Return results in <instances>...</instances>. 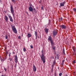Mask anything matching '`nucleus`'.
Listing matches in <instances>:
<instances>
[{
  "mask_svg": "<svg viewBox=\"0 0 76 76\" xmlns=\"http://www.w3.org/2000/svg\"><path fill=\"white\" fill-rule=\"evenodd\" d=\"M44 51L42 50V56H40L42 60L43 61V63H45V56L44 55Z\"/></svg>",
  "mask_w": 76,
  "mask_h": 76,
  "instance_id": "1",
  "label": "nucleus"
},
{
  "mask_svg": "<svg viewBox=\"0 0 76 76\" xmlns=\"http://www.w3.org/2000/svg\"><path fill=\"white\" fill-rule=\"evenodd\" d=\"M11 28H12V30L13 32L15 33V34H17V30H16V28H15V26H12Z\"/></svg>",
  "mask_w": 76,
  "mask_h": 76,
  "instance_id": "2",
  "label": "nucleus"
},
{
  "mask_svg": "<svg viewBox=\"0 0 76 76\" xmlns=\"http://www.w3.org/2000/svg\"><path fill=\"white\" fill-rule=\"evenodd\" d=\"M13 8V6L12 5H10V10L11 13H12L14 17H15V14H14V10Z\"/></svg>",
  "mask_w": 76,
  "mask_h": 76,
  "instance_id": "3",
  "label": "nucleus"
},
{
  "mask_svg": "<svg viewBox=\"0 0 76 76\" xmlns=\"http://www.w3.org/2000/svg\"><path fill=\"white\" fill-rule=\"evenodd\" d=\"M53 37H56V36L57 35V30H55L53 31Z\"/></svg>",
  "mask_w": 76,
  "mask_h": 76,
  "instance_id": "4",
  "label": "nucleus"
},
{
  "mask_svg": "<svg viewBox=\"0 0 76 76\" xmlns=\"http://www.w3.org/2000/svg\"><path fill=\"white\" fill-rule=\"evenodd\" d=\"M66 1H64L63 2H61V3H60V6L61 7H63V6H64V4H65L66 3Z\"/></svg>",
  "mask_w": 76,
  "mask_h": 76,
  "instance_id": "5",
  "label": "nucleus"
},
{
  "mask_svg": "<svg viewBox=\"0 0 76 76\" xmlns=\"http://www.w3.org/2000/svg\"><path fill=\"white\" fill-rule=\"evenodd\" d=\"M18 56L17 55H15V61L16 63H17L18 61Z\"/></svg>",
  "mask_w": 76,
  "mask_h": 76,
  "instance_id": "6",
  "label": "nucleus"
},
{
  "mask_svg": "<svg viewBox=\"0 0 76 76\" xmlns=\"http://www.w3.org/2000/svg\"><path fill=\"white\" fill-rule=\"evenodd\" d=\"M61 27L62 29H65L66 28V27H67V26H65V25H62L61 26Z\"/></svg>",
  "mask_w": 76,
  "mask_h": 76,
  "instance_id": "7",
  "label": "nucleus"
},
{
  "mask_svg": "<svg viewBox=\"0 0 76 76\" xmlns=\"http://www.w3.org/2000/svg\"><path fill=\"white\" fill-rule=\"evenodd\" d=\"M8 16L10 19V21L12 22H13V19H12V16H11V15H8Z\"/></svg>",
  "mask_w": 76,
  "mask_h": 76,
  "instance_id": "8",
  "label": "nucleus"
},
{
  "mask_svg": "<svg viewBox=\"0 0 76 76\" xmlns=\"http://www.w3.org/2000/svg\"><path fill=\"white\" fill-rule=\"evenodd\" d=\"M48 41H52L53 40V39H52V37L51 36H49L48 38Z\"/></svg>",
  "mask_w": 76,
  "mask_h": 76,
  "instance_id": "9",
  "label": "nucleus"
},
{
  "mask_svg": "<svg viewBox=\"0 0 76 76\" xmlns=\"http://www.w3.org/2000/svg\"><path fill=\"white\" fill-rule=\"evenodd\" d=\"M33 70L35 72H36V71L37 70V68L35 67L34 65L33 66Z\"/></svg>",
  "mask_w": 76,
  "mask_h": 76,
  "instance_id": "10",
  "label": "nucleus"
},
{
  "mask_svg": "<svg viewBox=\"0 0 76 76\" xmlns=\"http://www.w3.org/2000/svg\"><path fill=\"white\" fill-rule=\"evenodd\" d=\"M30 12H33V8L31 7H30L28 8Z\"/></svg>",
  "mask_w": 76,
  "mask_h": 76,
  "instance_id": "11",
  "label": "nucleus"
},
{
  "mask_svg": "<svg viewBox=\"0 0 76 76\" xmlns=\"http://www.w3.org/2000/svg\"><path fill=\"white\" fill-rule=\"evenodd\" d=\"M50 44H51V47L53 46H54V42L53 41V40H52V41H51L50 42Z\"/></svg>",
  "mask_w": 76,
  "mask_h": 76,
  "instance_id": "12",
  "label": "nucleus"
},
{
  "mask_svg": "<svg viewBox=\"0 0 76 76\" xmlns=\"http://www.w3.org/2000/svg\"><path fill=\"white\" fill-rule=\"evenodd\" d=\"M4 19L6 22H7V20H8V17L7 16H5Z\"/></svg>",
  "mask_w": 76,
  "mask_h": 76,
  "instance_id": "13",
  "label": "nucleus"
},
{
  "mask_svg": "<svg viewBox=\"0 0 76 76\" xmlns=\"http://www.w3.org/2000/svg\"><path fill=\"white\" fill-rule=\"evenodd\" d=\"M48 28H46L45 29V32H46V34L48 33Z\"/></svg>",
  "mask_w": 76,
  "mask_h": 76,
  "instance_id": "14",
  "label": "nucleus"
},
{
  "mask_svg": "<svg viewBox=\"0 0 76 76\" xmlns=\"http://www.w3.org/2000/svg\"><path fill=\"white\" fill-rule=\"evenodd\" d=\"M31 36H32V35H31V34H30L29 33H28L27 36L28 38H30V37H31Z\"/></svg>",
  "mask_w": 76,
  "mask_h": 76,
  "instance_id": "15",
  "label": "nucleus"
},
{
  "mask_svg": "<svg viewBox=\"0 0 76 76\" xmlns=\"http://www.w3.org/2000/svg\"><path fill=\"white\" fill-rule=\"evenodd\" d=\"M72 49H73L74 52H75V51H76V48H75V47H73Z\"/></svg>",
  "mask_w": 76,
  "mask_h": 76,
  "instance_id": "16",
  "label": "nucleus"
},
{
  "mask_svg": "<svg viewBox=\"0 0 76 76\" xmlns=\"http://www.w3.org/2000/svg\"><path fill=\"white\" fill-rule=\"evenodd\" d=\"M64 60H63L61 64V65H62V66H63V65L64 64Z\"/></svg>",
  "mask_w": 76,
  "mask_h": 76,
  "instance_id": "17",
  "label": "nucleus"
},
{
  "mask_svg": "<svg viewBox=\"0 0 76 76\" xmlns=\"http://www.w3.org/2000/svg\"><path fill=\"white\" fill-rule=\"evenodd\" d=\"M0 60H1V62H2V63H3V62H4V59H2V58H0Z\"/></svg>",
  "mask_w": 76,
  "mask_h": 76,
  "instance_id": "18",
  "label": "nucleus"
},
{
  "mask_svg": "<svg viewBox=\"0 0 76 76\" xmlns=\"http://www.w3.org/2000/svg\"><path fill=\"white\" fill-rule=\"evenodd\" d=\"M52 47L53 48V50H56V48L55 47H54V46H52Z\"/></svg>",
  "mask_w": 76,
  "mask_h": 76,
  "instance_id": "19",
  "label": "nucleus"
},
{
  "mask_svg": "<svg viewBox=\"0 0 76 76\" xmlns=\"http://www.w3.org/2000/svg\"><path fill=\"white\" fill-rule=\"evenodd\" d=\"M4 69L6 72H7V69H6V68H5V67H4Z\"/></svg>",
  "mask_w": 76,
  "mask_h": 76,
  "instance_id": "20",
  "label": "nucleus"
},
{
  "mask_svg": "<svg viewBox=\"0 0 76 76\" xmlns=\"http://www.w3.org/2000/svg\"><path fill=\"white\" fill-rule=\"evenodd\" d=\"M73 10L74 12H76V8H73Z\"/></svg>",
  "mask_w": 76,
  "mask_h": 76,
  "instance_id": "21",
  "label": "nucleus"
},
{
  "mask_svg": "<svg viewBox=\"0 0 76 76\" xmlns=\"http://www.w3.org/2000/svg\"><path fill=\"white\" fill-rule=\"evenodd\" d=\"M50 24H51V21L50 20H49V23L48 25H50Z\"/></svg>",
  "mask_w": 76,
  "mask_h": 76,
  "instance_id": "22",
  "label": "nucleus"
},
{
  "mask_svg": "<svg viewBox=\"0 0 76 76\" xmlns=\"http://www.w3.org/2000/svg\"><path fill=\"white\" fill-rule=\"evenodd\" d=\"M63 54H65V52L64 51V48L63 49Z\"/></svg>",
  "mask_w": 76,
  "mask_h": 76,
  "instance_id": "23",
  "label": "nucleus"
},
{
  "mask_svg": "<svg viewBox=\"0 0 76 76\" xmlns=\"http://www.w3.org/2000/svg\"><path fill=\"white\" fill-rule=\"evenodd\" d=\"M63 20V18H59V21H61Z\"/></svg>",
  "mask_w": 76,
  "mask_h": 76,
  "instance_id": "24",
  "label": "nucleus"
},
{
  "mask_svg": "<svg viewBox=\"0 0 76 76\" xmlns=\"http://www.w3.org/2000/svg\"><path fill=\"white\" fill-rule=\"evenodd\" d=\"M34 34L35 36L38 35V34H37V32L36 31H35Z\"/></svg>",
  "mask_w": 76,
  "mask_h": 76,
  "instance_id": "25",
  "label": "nucleus"
},
{
  "mask_svg": "<svg viewBox=\"0 0 76 76\" xmlns=\"http://www.w3.org/2000/svg\"><path fill=\"white\" fill-rule=\"evenodd\" d=\"M23 51L24 52H26V49L25 48H24L23 49Z\"/></svg>",
  "mask_w": 76,
  "mask_h": 76,
  "instance_id": "26",
  "label": "nucleus"
},
{
  "mask_svg": "<svg viewBox=\"0 0 76 76\" xmlns=\"http://www.w3.org/2000/svg\"><path fill=\"white\" fill-rule=\"evenodd\" d=\"M62 74L61 73L59 74V76H62Z\"/></svg>",
  "mask_w": 76,
  "mask_h": 76,
  "instance_id": "27",
  "label": "nucleus"
},
{
  "mask_svg": "<svg viewBox=\"0 0 76 76\" xmlns=\"http://www.w3.org/2000/svg\"><path fill=\"white\" fill-rule=\"evenodd\" d=\"M30 47H31V49H32L34 48V47H33V46L32 45H30Z\"/></svg>",
  "mask_w": 76,
  "mask_h": 76,
  "instance_id": "28",
  "label": "nucleus"
},
{
  "mask_svg": "<svg viewBox=\"0 0 76 76\" xmlns=\"http://www.w3.org/2000/svg\"><path fill=\"white\" fill-rule=\"evenodd\" d=\"M12 2H13V3H15V1H16V0H12Z\"/></svg>",
  "mask_w": 76,
  "mask_h": 76,
  "instance_id": "29",
  "label": "nucleus"
},
{
  "mask_svg": "<svg viewBox=\"0 0 76 76\" xmlns=\"http://www.w3.org/2000/svg\"><path fill=\"white\" fill-rule=\"evenodd\" d=\"M54 75L55 76H57V73H56V72H55L54 73Z\"/></svg>",
  "mask_w": 76,
  "mask_h": 76,
  "instance_id": "30",
  "label": "nucleus"
},
{
  "mask_svg": "<svg viewBox=\"0 0 76 76\" xmlns=\"http://www.w3.org/2000/svg\"><path fill=\"white\" fill-rule=\"evenodd\" d=\"M57 57L58 59V58H59V56H58V54H57Z\"/></svg>",
  "mask_w": 76,
  "mask_h": 76,
  "instance_id": "31",
  "label": "nucleus"
},
{
  "mask_svg": "<svg viewBox=\"0 0 76 76\" xmlns=\"http://www.w3.org/2000/svg\"><path fill=\"white\" fill-rule=\"evenodd\" d=\"M73 63H74V64H75V63H76V61H75V60H74L73 62Z\"/></svg>",
  "mask_w": 76,
  "mask_h": 76,
  "instance_id": "32",
  "label": "nucleus"
},
{
  "mask_svg": "<svg viewBox=\"0 0 76 76\" xmlns=\"http://www.w3.org/2000/svg\"><path fill=\"white\" fill-rule=\"evenodd\" d=\"M18 39H20V36H19L18 37Z\"/></svg>",
  "mask_w": 76,
  "mask_h": 76,
  "instance_id": "33",
  "label": "nucleus"
},
{
  "mask_svg": "<svg viewBox=\"0 0 76 76\" xmlns=\"http://www.w3.org/2000/svg\"><path fill=\"white\" fill-rule=\"evenodd\" d=\"M52 70H53V68H54V66L52 65Z\"/></svg>",
  "mask_w": 76,
  "mask_h": 76,
  "instance_id": "34",
  "label": "nucleus"
},
{
  "mask_svg": "<svg viewBox=\"0 0 76 76\" xmlns=\"http://www.w3.org/2000/svg\"><path fill=\"white\" fill-rule=\"evenodd\" d=\"M5 39H7V35L6 36H5Z\"/></svg>",
  "mask_w": 76,
  "mask_h": 76,
  "instance_id": "35",
  "label": "nucleus"
},
{
  "mask_svg": "<svg viewBox=\"0 0 76 76\" xmlns=\"http://www.w3.org/2000/svg\"><path fill=\"white\" fill-rule=\"evenodd\" d=\"M30 7H32L33 6H32V4H30Z\"/></svg>",
  "mask_w": 76,
  "mask_h": 76,
  "instance_id": "36",
  "label": "nucleus"
},
{
  "mask_svg": "<svg viewBox=\"0 0 76 76\" xmlns=\"http://www.w3.org/2000/svg\"><path fill=\"white\" fill-rule=\"evenodd\" d=\"M10 61H12V58H10Z\"/></svg>",
  "mask_w": 76,
  "mask_h": 76,
  "instance_id": "37",
  "label": "nucleus"
},
{
  "mask_svg": "<svg viewBox=\"0 0 76 76\" xmlns=\"http://www.w3.org/2000/svg\"><path fill=\"white\" fill-rule=\"evenodd\" d=\"M51 58L52 59H53V58H54V56H51Z\"/></svg>",
  "mask_w": 76,
  "mask_h": 76,
  "instance_id": "38",
  "label": "nucleus"
},
{
  "mask_svg": "<svg viewBox=\"0 0 76 76\" xmlns=\"http://www.w3.org/2000/svg\"><path fill=\"white\" fill-rule=\"evenodd\" d=\"M36 39H37V35L36 36Z\"/></svg>",
  "mask_w": 76,
  "mask_h": 76,
  "instance_id": "39",
  "label": "nucleus"
},
{
  "mask_svg": "<svg viewBox=\"0 0 76 76\" xmlns=\"http://www.w3.org/2000/svg\"><path fill=\"white\" fill-rule=\"evenodd\" d=\"M41 9H42V10H43V7H41Z\"/></svg>",
  "mask_w": 76,
  "mask_h": 76,
  "instance_id": "40",
  "label": "nucleus"
},
{
  "mask_svg": "<svg viewBox=\"0 0 76 76\" xmlns=\"http://www.w3.org/2000/svg\"><path fill=\"white\" fill-rule=\"evenodd\" d=\"M13 54H15V53L14 52H13Z\"/></svg>",
  "mask_w": 76,
  "mask_h": 76,
  "instance_id": "41",
  "label": "nucleus"
},
{
  "mask_svg": "<svg viewBox=\"0 0 76 76\" xmlns=\"http://www.w3.org/2000/svg\"><path fill=\"white\" fill-rule=\"evenodd\" d=\"M54 65H55V64H53L52 66H54Z\"/></svg>",
  "mask_w": 76,
  "mask_h": 76,
  "instance_id": "42",
  "label": "nucleus"
},
{
  "mask_svg": "<svg viewBox=\"0 0 76 76\" xmlns=\"http://www.w3.org/2000/svg\"><path fill=\"white\" fill-rule=\"evenodd\" d=\"M17 64V63H16V64H15V67H16V65Z\"/></svg>",
  "mask_w": 76,
  "mask_h": 76,
  "instance_id": "43",
  "label": "nucleus"
},
{
  "mask_svg": "<svg viewBox=\"0 0 76 76\" xmlns=\"http://www.w3.org/2000/svg\"><path fill=\"white\" fill-rule=\"evenodd\" d=\"M37 37H38V38H39V36H38Z\"/></svg>",
  "mask_w": 76,
  "mask_h": 76,
  "instance_id": "44",
  "label": "nucleus"
},
{
  "mask_svg": "<svg viewBox=\"0 0 76 76\" xmlns=\"http://www.w3.org/2000/svg\"><path fill=\"white\" fill-rule=\"evenodd\" d=\"M9 55H11V53H10L9 54Z\"/></svg>",
  "mask_w": 76,
  "mask_h": 76,
  "instance_id": "45",
  "label": "nucleus"
},
{
  "mask_svg": "<svg viewBox=\"0 0 76 76\" xmlns=\"http://www.w3.org/2000/svg\"><path fill=\"white\" fill-rule=\"evenodd\" d=\"M66 76H68L67 75H66Z\"/></svg>",
  "mask_w": 76,
  "mask_h": 76,
  "instance_id": "46",
  "label": "nucleus"
},
{
  "mask_svg": "<svg viewBox=\"0 0 76 76\" xmlns=\"http://www.w3.org/2000/svg\"><path fill=\"white\" fill-rule=\"evenodd\" d=\"M9 57H10V55L9 54Z\"/></svg>",
  "mask_w": 76,
  "mask_h": 76,
  "instance_id": "47",
  "label": "nucleus"
},
{
  "mask_svg": "<svg viewBox=\"0 0 76 76\" xmlns=\"http://www.w3.org/2000/svg\"><path fill=\"white\" fill-rule=\"evenodd\" d=\"M40 38H41V35H40Z\"/></svg>",
  "mask_w": 76,
  "mask_h": 76,
  "instance_id": "48",
  "label": "nucleus"
},
{
  "mask_svg": "<svg viewBox=\"0 0 76 76\" xmlns=\"http://www.w3.org/2000/svg\"><path fill=\"white\" fill-rule=\"evenodd\" d=\"M34 10H35V9H34Z\"/></svg>",
  "mask_w": 76,
  "mask_h": 76,
  "instance_id": "49",
  "label": "nucleus"
},
{
  "mask_svg": "<svg viewBox=\"0 0 76 76\" xmlns=\"http://www.w3.org/2000/svg\"><path fill=\"white\" fill-rule=\"evenodd\" d=\"M56 58V56H55V59Z\"/></svg>",
  "mask_w": 76,
  "mask_h": 76,
  "instance_id": "50",
  "label": "nucleus"
},
{
  "mask_svg": "<svg viewBox=\"0 0 76 76\" xmlns=\"http://www.w3.org/2000/svg\"><path fill=\"white\" fill-rule=\"evenodd\" d=\"M0 2H1V0H0Z\"/></svg>",
  "mask_w": 76,
  "mask_h": 76,
  "instance_id": "51",
  "label": "nucleus"
},
{
  "mask_svg": "<svg viewBox=\"0 0 76 76\" xmlns=\"http://www.w3.org/2000/svg\"><path fill=\"white\" fill-rule=\"evenodd\" d=\"M18 1H19V0H17Z\"/></svg>",
  "mask_w": 76,
  "mask_h": 76,
  "instance_id": "52",
  "label": "nucleus"
}]
</instances>
